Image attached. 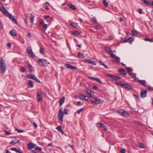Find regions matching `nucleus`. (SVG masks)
Here are the masks:
<instances>
[{
    "label": "nucleus",
    "instance_id": "16",
    "mask_svg": "<svg viewBox=\"0 0 153 153\" xmlns=\"http://www.w3.org/2000/svg\"><path fill=\"white\" fill-rule=\"evenodd\" d=\"M5 15L7 16L10 19H16V18L14 16H12L11 14L9 13L8 12H7V13H6Z\"/></svg>",
    "mask_w": 153,
    "mask_h": 153
},
{
    "label": "nucleus",
    "instance_id": "52",
    "mask_svg": "<svg viewBox=\"0 0 153 153\" xmlns=\"http://www.w3.org/2000/svg\"><path fill=\"white\" fill-rule=\"evenodd\" d=\"M134 123L139 126H141L142 125V123L140 122H135Z\"/></svg>",
    "mask_w": 153,
    "mask_h": 153
},
{
    "label": "nucleus",
    "instance_id": "14",
    "mask_svg": "<svg viewBox=\"0 0 153 153\" xmlns=\"http://www.w3.org/2000/svg\"><path fill=\"white\" fill-rule=\"evenodd\" d=\"M36 145L32 143H30L27 145L28 149L30 150L33 148H35Z\"/></svg>",
    "mask_w": 153,
    "mask_h": 153
},
{
    "label": "nucleus",
    "instance_id": "53",
    "mask_svg": "<svg viewBox=\"0 0 153 153\" xmlns=\"http://www.w3.org/2000/svg\"><path fill=\"white\" fill-rule=\"evenodd\" d=\"M83 110V108H81L80 109L78 110L77 111V112L78 113V114H79Z\"/></svg>",
    "mask_w": 153,
    "mask_h": 153
},
{
    "label": "nucleus",
    "instance_id": "51",
    "mask_svg": "<svg viewBox=\"0 0 153 153\" xmlns=\"http://www.w3.org/2000/svg\"><path fill=\"white\" fill-rule=\"evenodd\" d=\"M16 130L18 131V133H21L23 132L24 131L22 130L19 129L17 128H16Z\"/></svg>",
    "mask_w": 153,
    "mask_h": 153
},
{
    "label": "nucleus",
    "instance_id": "59",
    "mask_svg": "<svg viewBox=\"0 0 153 153\" xmlns=\"http://www.w3.org/2000/svg\"><path fill=\"white\" fill-rule=\"evenodd\" d=\"M12 21L13 23L17 24V22L16 20H12Z\"/></svg>",
    "mask_w": 153,
    "mask_h": 153
},
{
    "label": "nucleus",
    "instance_id": "40",
    "mask_svg": "<svg viewBox=\"0 0 153 153\" xmlns=\"http://www.w3.org/2000/svg\"><path fill=\"white\" fill-rule=\"evenodd\" d=\"M19 142V140H18L17 141V140H12L10 142V144H13V143L15 144V143H16Z\"/></svg>",
    "mask_w": 153,
    "mask_h": 153
},
{
    "label": "nucleus",
    "instance_id": "18",
    "mask_svg": "<svg viewBox=\"0 0 153 153\" xmlns=\"http://www.w3.org/2000/svg\"><path fill=\"white\" fill-rule=\"evenodd\" d=\"M4 65L6 66V64L2 57H1L0 59V66Z\"/></svg>",
    "mask_w": 153,
    "mask_h": 153
},
{
    "label": "nucleus",
    "instance_id": "13",
    "mask_svg": "<svg viewBox=\"0 0 153 153\" xmlns=\"http://www.w3.org/2000/svg\"><path fill=\"white\" fill-rule=\"evenodd\" d=\"M85 92L88 95V97H91L93 95L92 94H94V92L88 89L86 90Z\"/></svg>",
    "mask_w": 153,
    "mask_h": 153
},
{
    "label": "nucleus",
    "instance_id": "19",
    "mask_svg": "<svg viewBox=\"0 0 153 153\" xmlns=\"http://www.w3.org/2000/svg\"><path fill=\"white\" fill-rule=\"evenodd\" d=\"M0 10L2 12L3 14H4V15L6 13H7V12H8L6 9H5V8L3 7H0Z\"/></svg>",
    "mask_w": 153,
    "mask_h": 153
},
{
    "label": "nucleus",
    "instance_id": "4",
    "mask_svg": "<svg viewBox=\"0 0 153 153\" xmlns=\"http://www.w3.org/2000/svg\"><path fill=\"white\" fill-rule=\"evenodd\" d=\"M91 103L92 104H99L101 102V100L97 97H94L91 100Z\"/></svg>",
    "mask_w": 153,
    "mask_h": 153
},
{
    "label": "nucleus",
    "instance_id": "12",
    "mask_svg": "<svg viewBox=\"0 0 153 153\" xmlns=\"http://www.w3.org/2000/svg\"><path fill=\"white\" fill-rule=\"evenodd\" d=\"M65 66L66 68L72 70H75L77 69V68L76 67L73 66L68 64H65Z\"/></svg>",
    "mask_w": 153,
    "mask_h": 153
},
{
    "label": "nucleus",
    "instance_id": "43",
    "mask_svg": "<svg viewBox=\"0 0 153 153\" xmlns=\"http://www.w3.org/2000/svg\"><path fill=\"white\" fill-rule=\"evenodd\" d=\"M129 73V75L131 76H132L133 77H136V74H134L132 72H130L129 73Z\"/></svg>",
    "mask_w": 153,
    "mask_h": 153
},
{
    "label": "nucleus",
    "instance_id": "62",
    "mask_svg": "<svg viewBox=\"0 0 153 153\" xmlns=\"http://www.w3.org/2000/svg\"><path fill=\"white\" fill-rule=\"evenodd\" d=\"M49 16L48 15H46V16H44V18L45 19H47L49 18Z\"/></svg>",
    "mask_w": 153,
    "mask_h": 153
},
{
    "label": "nucleus",
    "instance_id": "6",
    "mask_svg": "<svg viewBox=\"0 0 153 153\" xmlns=\"http://www.w3.org/2000/svg\"><path fill=\"white\" fill-rule=\"evenodd\" d=\"M27 52L29 55V56L31 57H34V55L32 51L31 47H28L27 50Z\"/></svg>",
    "mask_w": 153,
    "mask_h": 153
},
{
    "label": "nucleus",
    "instance_id": "49",
    "mask_svg": "<svg viewBox=\"0 0 153 153\" xmlns=\"http://www.w3.org/2000/svg\"><path fill=\"white\" fill-rule=\"evenodd\" d=\"M20 71L22 72H24L25 71V68L23 66L21 67Z\"/></svg>",
    "mask_w": 153,
    "mask_h": 153
},
{
    "label": "nucleus",
    "instance_id": "42",
    "mask_svg": "<svg viewBox=\"0 0 153 153\" xmlns=\"http://www.w3.org/2000/svg\"><path fill=\"white\" fill-rule=\"evenodd\" d=\"M144 40L145 41H149L150 42H153V41L150 38H146Z\"/></svg>",
    "mask_w": 153,
    "mask_h": 153
},
{
    "label": "nucleus",
    "instance_id": "32",
    "mask_svg": "<svg viewBox=\"0 0 153 153\" xmlns=\"http://www.w3.org/2000/svg\"><path fill=\"white\" fill-rule=\"evenodd\" d=\"M129 116V114L126 111L124 110L123 114L122 116L125 117H128Z\"/></svg>",
    "mask_w": 153,
    "mask_h": 153
},
{
    "label": "nucleus",
    "instance_id": "10",
    "mask_svg": "<svg viewBox=\"0 0 153 153\" xmlns=\"http://www.w3.org/2000/svg\"><path fill=\"white\" fill-rule=\"evenodd\" d=\"M123 88L129 90H132L133 89L132 86L131 85L127 83L123 84Z\"/></svg>",
    "mask_w": 153,
    "mask_h": 153
},
{
    "label": "nucleus",
    "instance_id": "48",
    "mask_svg": "<svg viewBox=\"0 0 153 153\" xmlns=\"http://www.w3.org/2000/svg\"><path fill=\"white\" fill-rule=\"evenodd\" d=\"M124 110H121L120 111H118L117 112L119 113L120 115L122 116L123 114Z\"/></svg>",
    "mask_w": 153,
    "mask_h": 153
},
{
    "label": "nucleus",
    "instance_id": "36",
    "mask_svg": "<svg viewBox=\"0 0 153 153\" xmlns=\"http://www.w3.org/2000/svg\"><path fill=\"white\" fill-rule=\"evenodd\" d=\"M114 83L115 85L120 86L123 88V83H121L117 82H116Z\"/></svg>",
    "mask_w": 153,
    "mask_h": 153
},
{
    "label": "nucleus",
    "instance_id": "24",
    "mask_svg": "<svg viewBox=\"0 0 153 153\" xmlns=\"http://www.w3.org/2000/svg\"><path fill=\"white\" fill-rule=\"evenodd\" d=\"M85 62L91 64V65H95L96 64L91 60H85Z\"/></svg>",
    "mask_w": 153,
    "mask_h": 153
},
{
    "label": "nucleus",
    "instance_id": "3",
    "mask_svg": "<svg viewBox=\"0 0 153 153\" xmlns=\"http://www.w3.org/2000/svg\"><path fill=\"white\" fill-rule=\"evenodd\" d=\"M26 78L33 79L38 82H40V81L37 79L35 75L33 74H29L27 76Z\"/></svg>",
    "mask_w": 153,
    "mask_h": 153
},
{
    "label": "nucleus",
    "instance_id": "15",
    "mask_svg": "<svg viewBox=\"0 0 153 153\" xmlns=\"http://www.w3.org/2000/svg\"><path fill=\"white\" fill-rule=\"evenodd\" d=\"M6 66H0V70L2 73L5 72L6 70Z\"/></svg>",
    "mask_w": 153,
    "mask_h": 153
},
{
    "label": "nucleus",
    "instance_id": "7",
    "mask_svg": "<svg viewBox=\"0 0 153 153\" xmlns=\"http://www.w3.org/2000/svg\"><path fill=\"white\" fill-rule=\"evenodd\" d=\"M42 94V91L41 90L37 92V100L38 102H39L42 100V97L41 95Z\"/></svg>",
    "mask_w": 153,
    "mask_h": 153
},
{
    "label": "nucleus",
    "instance_id": "39",
    "mask_svg": "<svg viewBox=\"0 0 153 153\" xmlns=\"http://www.w3.org/2000/svg\"><path fill=\"white\" fill-rule=\"evenodd\" d=\"M97 126L99 127H103L104 126V125L103 123H97Z\"/></svg>",
    "mask_w": 153,
    "mask_h": 153
},
{
    "label": "nucleus",
    "instance_id": "44",
    "mask_svg": "<svg viewBox=\"0 0 153 153\" xmlns=\"http://www.w3.org/2000/svg\"><path fill=\"white\" fill-rule=\"evenodd\" d=\"M100 62L102 65H103L105 68H108V67L107 66L105 65V64L102 61H100Z\"/></svg>",
    "mask_w": 153,
    "mask_h": 153
},
{
    "label": "nucleus",
    "instance_id": "34",
    "mask_svg": "<svg viewBox=\"0 0 153 153\" xmlns=\"http://www.w3.org/2000/svg\"><path fill=\"white\" fill-rule=\"evenodd\" d=\"M104 5L106 7H108V3L107 2L106 0H104L102 1Z\"/></svg>",
    "mask_w": 153,
    "mask_h": 153
},
{
    "label": "nucleus",
    "instance_id": "31",
    "mask_svg": "<svg viewBox=\"0 0 153 153\" xmlns=\"http://www.w3.org/2000/svg\"><path fill=\"white\" fill-rule=\"evenodd\" d=\"M10 34L12 36H16V32L15 30H11L10 32Z\"/></svg>",
    "mask_w": 153,
    "mask_h": 153
},
{
    "label": "nucleus",
    "instance_id": "8",
    "mask_svg": "<svg viewBox=\"0 0 153 153\" xmlns=\"http://www.w3.org/2000/svg\"><path fill=\"white\" fill-rule=\"evenodd\" d=\"M147 94V91L146 90H142L140 93V96L142 98L146 97Z\"/></svg>",
    "mask_w": 153,
    "mask_h": 153
},
{
    "label": "nucleus",
    "instance_id": "50",
    "mask_svg": "<svg viewBox=\"0 0 153 153\" xmlns=\"http://www.w3.org/2000/svg\"><path fill=\"white\" fill-rule=\"evenodd\" d=\"M126 68H127V71L128 73L131 72V71H132V70L131 69V68H128L127 67H126Z\"/></svg>",
    "mask_w": 153,
    "mask_h": 153
},
{
    "label": "nucleus",
    "instance_id": "9",
    "mask_svg": "<svg viewBox=\"0 0 153 153\" xmlns=\"http://www.w3.org/2000/svg\"><path fill=\"white\" fill-rule=\"evenodd\" d=\"M133 39L132 37H130L129 38H128L126 36L124 40L123 41V42L125 43L126 42H129L130 43V44H131L132 41H133Z\"/></svg>",
    "mask_w": 153,
    "mask_h": 153
},
{
    "label": "nucleus",
    "instance_id": "63",
    "mask_svg": "<svg viewBox=\"0 0 153 153\" xmlns=\"http://www.w3.org/2000/svg\"><path fill=\"white\" fill-rule=\"evenodd\" d=\"M95 28L97 30H98L100 29V26L99 25H97L95 26Z\"/></svg>",
    "mask_w": 153,
    "mask_h": 153
},
{
    "label": "nucleus",
    "instance_id": "20",
    "mask_svg": "<svg viewBox=\"0 0 153 153\" xmlns=\"http://www.w3.org/2000/svg\"><path fill=\"white\" fill-rule=\"evenodd\" d=\"M65 100V98L64 97H63L60 99L59 101V104L60 106H61L62 104L64 103Z\"/></svg>",
    "mask_w": 153,
    "mask_h": 153
},
{
    "label": "nucleus",
    "instance_id": "38",
    "mask_svg": "<svg viewBox=\"0 0 153 153\" xmlns=\"http://www.w3.org/2000/svg\"><path fill=\"white\" fill-rule=\"evenodd\" d=\"M115 57V58L114 61L116 62H119L120 61V58H119L118 57L116 56Z\"/></svg>",
    "mask_w": 153,
    "mask_h": 153
},
{
    "label": "nucleus",
    "instance_id": "23",
    "mask_svg": "<svg viewBox=\"0 0 153 153\" xmlns=\"http://www.w3.org/2000/svg\"><path fill=\"white\" fill-rule=\"evenodd\" d=\"M138 81L142 85L144 86V87H146V81L145 80H138Z\"/></svg>",
    "mask_w": 153,
    "mask_h": 153
},
{
    "label": "nucleus",
    "instance_id": "17",
    "mask_svg": "<svg viewBox=\"0 0 153 153\" xmlns=\"http://www.w3.org/2000/svg\"><path fill=\"white\" fill-rule=\"evenodd\" d=\"M58 116L59 118V119L62 123L63 122V117L64 116L63 113H58Z\"/></svg>",
    "mask_w": 153,
    "mask_h": 153
},
{
    "label": "nucleus",
    "instance_id": "35",
    "mask_svg": "<svg viewBox=\"0 0 153 153\" xmlns=\"http://www.w3.org/2000/svg\"><path fill=\"white\" fill-rule=\"evenodd\" d=\"M142 1H143V3L146 4V5H151V1H146V0H142Z\"/></svg>",
    "mask_w": 153,
    "mask_h": 153
},
{
    "label": "nucleus",
    "instance_id": "41",
    "mask_svg": "<svg viewBox=\"0 0 153 153\" xmlns=\"http://www.w3.org/2000/svg\"><path fill=\"white\" fill-rule=\"evenodd\" d=\"M35 149L36 151H42V148L39 147L38 146H37L35 148Z\"/></svg>",
    "mask_w": 153,
    "mask_h": 153
},
{
    "label": "nucleus",
    "instance_id": "61",
    "mask_svg": "<svg viewBox=\"0 0 153 153\" xmlns=\"http://www.w3.org/2000/svg\"><path fill=\"white\" fill-rule=\"evenodd\" d=\"M148 90H149L153 91V88H152L151 87H150V86L148 87Z\"/></svg>",
    "mask_w": 153,
    "mask_h": 153
},
{
    "label": "nucleus",
    "instance_id": "1",
    "mask_svg": "<svg viewBox=\"0 0 153 153\" xmlns=\"http://www.w3.org/2000/svg\"><path fill=\"white\" fill-rule=\"evenodd\" d=\"M38 63L41 66H46L50 63L44 59H39L38 60Z\"/></svg>",
    "mask_w": 153,
    "mask_h": 153
},
{
    "label": "nucleus",
    "instance_id": "29",
    "mask_svg": "<svg viewBox=\"0 0 153 153\" xmlns=\"http://www.w3.org/2000/svg\"><path fill=\"white\" fill-rule=\"evenodd\" d=\"M88 97V96H85L82 94L80 95L79 96V98L82 100H84L86 98V97Z\"/></svg>",
    "mask_w": 153,
    "mask_h": 153
},
{
    "label": "nucleus",
    "instance_id": "25",
    "mask_svg": "<svg viewBox=\"0 0 153 153\" xmlns=\"http://www.w3.org/2000/svg\"><path fill=\"white\" fill-rule=\"evenodd\" d=\"M78 57L79 59H83L85 57V56L83 53L79 52L78 53Z\"/></svg>",
    "mask_w": 153,
    "mask_h": 153
},
{
    "label": "nucleus",
    "instance_id": "57",
    "mask_svg": "<svg viewBox=\"0 0 153 153\" xmlns=\"http://www.w3.org/2000/svg\"><path fill=\"white\" fill-rule=\"evenodd\" d=\"M3 28V25L1 22L0 21V29H2Z\"/></svg>",
    "mask_w": 153,
    "mask_h": 153
},
{
    "label": "nucleus",
    "instance_id": "46",
    "mask_svg": "<svg viewBox=\"0 0 153 153\" xmlns=\"http://www.w3.org/2000/svg\"><path fill=\"white\" fill-rule=\"evenodd\" d=\"M40 52V53L42 54H44V49L42 48H41L39 50Z\"/></svg>",
    "mask_w": 153,
    "mask_h": 153
},
{
    "label": "nucleus",
    "instance_id": "22",
    "mask_svg": "<svg viewBox=\"0 0 153 153\" xmlns=\"http://www.w3.org/2000/svg\"><path fill=\"white\" fill-rule=\"evenodd\" d=\"M56 129L58 131L60 132H61L63 134H64V132L62 130V129L61 126H59L56 127Z\"/></svg>",
    "mask_w": 153,
    "mask_h": 153
},
{
    "label": "nucleus",
    "instance_id": "58",
    "mask_svg": "<svg viewBox=\"0 0 153 153\" xmlns=\"http://www.w3.org/2000/svg\"><path fill=\"white\" fill-rule=\"evenodd\" d=\"M81 105V103L80 101H78L76 103V105Z\"/></svg>",
    "mask_w": 153,
    "mask_h": 153
},
{
    "label": "nucleus",
    "instance_id": "54",
    "mask_svg": "<svg viewBox=\"0 0 153 153\" xmlns=\"http://www.w3.org/2000/svg\"><path fill=\"white\" fill-rule=\"evenodd\" d=\"M139 146L141 148H144V145L142 143H140L139 144Z\"/></svg>",
    "mask_w": 153,
    "mask_h": 153
},
{
    "label": "nucleus",
    "instance_id": "56",
    "mask_svg": "<svg viewBox=\"0 0 153 153\" xmlns=\"http://www.w3.org/2000/svg\"><path fill=\"white\" fill-rule=\"evenodd\" d=\"M4 132L6 135H10L11 134V133L10 132L8 131H4Z\"/></svg>",
    "mask_w": 153,
    "mask_h": 153
},
{
    "label": "nucleus",
    "instance_id": "64",
    "mask_svg": "<svg viewBox=\"0 0 153 153\" xmlns=\"http://www.w3.org/2000/svg\"><path fill=\"white\" fill-rule=\"evenodd\" d=\"M30 153H37L34 150H32L31 151Z\"/></svg>",
    "mask_w": 153,
    "mask_h": 153
},
{
    "label": "nucleus",
    "instance_id": "47",
    "mask_svg": "<svg viewBox=\"0 0 153 153\" xmlns=\"http://www.w3.org/2000/svg\"><path fill=\"white\" fill-rule=\"evenodd\" d=\"M95 80H96V81H97V82H99L100 84L102 83L101 81L99 78H96Z\"/></svg>",
    "mask_w": 153,
    "mask_h": 153
},
{
    "label": "nucleus",
    "instance_id": "2",
    "mask_svg": "<svg viewBox=\"0 0 153 153\" xmlns=\"http://www.w3.org/2000/svg\"><path fill=\"white\" fill-rule=\"evenodd\" d=\"M50 25L49 21L47 22L46 23H45L42 20H40L39 21L40 25L42 26L45 29H46Z\"/></svg>",
    "mask_w": 153,
    "mask_h": 153
},
{
    "label": "nucleus",
    "instance_id": "11",
    "mask_svg": "<svg viewBox=\"0 0 153 153\" xmlns=\"http://www.w3.org/2000/svg\"><path fill=\"white\" fill-rule=\"evenodd\" d=\"M108 76L110 77L111 79L116 81H117L121 78L120 77L117 76H114L110 74H108Z\"/></svg>",
    "mask_w": 153,
    "mask_h": 153
},
{
    "label": "nucleus",
    "instance_id": "28",
    "mask_svg": "<svg viewBox=\"0 0 153 153\" xmlns=\"http://www.w3.org/2000/svg\"><path fill=\"white\" fill-rule=\"evenodd\" d=\"M70 25L72 27L76 28L78 27V24L77 23H71Z\"/></svg>",
    "mask_w": 153,
    "mask_h": 153
},
{
    "label": "nucleus",
    "instance_id": "21",
    "mask_svg": "<svg viewBox=\"0 0 153 153\" xmlns=\"http://www.w3.org/2000/svg\"><path fill=\"white\" fill-rule=\"evenodd\" d=\"M67 6L73 10H75L76 9L75 6L73 4H68Z\"/></svg>",
    "mask_w": 153,
    "mask_h": 153
},
{
    "label": "nucleus",
    "instance_id": "26",
    "mask_svg": "<svg viewBox=\"0 0 153 153\" xmlns=\"http://www.w3.org/2000/svg\"><path fill=\"white\" fill-rule=\"evenodd\" d=\"M28 68L29 71L31 72H32L33 71V68L32 66L30 65V64H28Z\"/></svg>",
    "mask_w": 153,
    "mask_h": 153
},
{
    "label": "nucleus",
    "instance_id": "33",
    "mask_svg": "<svg viewBox=\"0 0 153 153\" xmlns=\"http://www.w3.org/2000/svg\"><path fill=\"white\" fill-rule=\"evenodd\" d=\"M72 34L76 35H78L80 34L79 31L76 30H74L72 32Z\"/></svg>",
    "mask_w": 153,
    "mask_h": 153
},
{
    "label": "nucleus",
    "instance_id": "37",
    "mask_svg": "<svg viewBox=\"0 0 153 153\" xmlns=\"http://www.w3.org/2000/svg\"><path fill=\"white\" fill-rule=\"evenodd\" d=\"M11 150L12 151H15L16 152L19 153V152L20 151L18 149L15 148H12L11 149Z\"/></svg>",
    "mask_w": 153,
    "mask_h": 153
},
{
    "label": "nucleus",
    "instance_id": "60",
    "mask_svg": "<svg viewBox=\"0 0 153 153\" xmlns=\"http://www.w3.org/2000/svg\"><path fill=\"white\" fill-rule=\"evenodd\" d=\"M33 125L34 126L35 128H36L38 127L37 125L35 122H34L33 123Z\"/></svg>",
    "mask_w": 153,
    "mask_h": 153
},
{
    "label": "nucleus",
    "instance_id": "45",
    "mask_svg": "<svg viewBox=\"0 0 153 153\" xmlns=\"http://www.w3.org/2000/svg\"><path fill=\"white\" fill-rule=\"evenodd\" d=\"M132 32L133 33V35L134 36H136L138 34L137 32L134 30H132Z\"/></svg>",
    "mask_w": 153,
    "mask_h": 153
},
{
    "label": "nucleus",
    "instance_id": "27",
    "mask_svg": "<svg viewBox=\"0 0 153 153\" xmlns=\"http://www.w3.org/2000/svg\"><path fill=\"white\" fill-rule=\"evenodd\" d=\"M119 71L122 75H126V73H125L124 70L123 68H120L119 70Z\"/></svg>",
    "mask_w": 153,
    "mask_h": 153
},
{
    "label": "nucleus",
    "instance_id": "5",
    "mask_svg": "<svg viewBox=\"0 0 153 153\" xmlns=\"http://www.w3.org/2000/svg\"><path fill=\"white\" fill-rule=\"evenodd\" d=\"M105 50L107 52L111 55V56L112 58H114L115 56V55L113 54V52L109 48H105Z\"/></svg>",
    "mask_w": 153,
    "mask_h": 153
},
{
    "label": "nucleus",
    "instance_id": "30",
    "mask_svg": "<svg viewBox=\"0 0 153 153\" xmlns=\"http://www.w3.org/2000/svg\"><path fill=\"white\" fill-rule=\"evenodd\" d=\"M28 83L29 85V87L32 88L33 86V83L32 81L31 80H28Z\"/></svg>",
    "mask_w": 153,
    "mask_h": 153
},
{
    "label": "nucleus",
    "instance_id": "55",
    "mask_svg": "<svg viewBox=\"0 0 153 153\" xmlns=\"http://www.w3.org/2000/svg\"><path fill=\"white\" fill-rule=\"evenodd\" d=\"M126 150L125 149H121L120 152L121 153H125Z\"/></svg>",
    "mask_w": 153,
    "mask_h": 153
}]
</instances>
